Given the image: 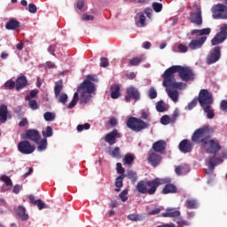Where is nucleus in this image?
I'll use <instances>...</instances> for the list:
<instances>
[{
  "label": "nucleus",
  "mask_w": 227,
  "mask_h": 227,
  "mask_svg": "<svg viewBox=\"0 0 227 227\" xmlns=\"http://www.w3.org/2000/svg\"><path fill=\"white\" fill-rule=\"evenodd\" d=\"M108 123L111 127H116V125H118V120L114 117H111Z\"/></svg>",
  "instance_id": "obj_60"
},
{
  "label": "nucleus",
  "mask_w": 227,
  "mask_h": 227,
  "mask_svg": "<svg viewBox=\"0 0 227 227\" xmlns=\"http://www.w3.org/2000/svg\"><path fill=\"white\" fill-rule=\"evenodd\" d=\"M15 213L20 217V219H21V221H27V219H29V215L26 214V207L22 206H19L15 209Z\"/></svg>",
  "instance_id": "obj_24"
},
{
  "label": "nucleus",
  "mask_w": 227,
  "mask_h": 227,
  "mask_svg": "<svg viewBox=\"0 0 227 227\" xmlns=\"http://www.w3.org/2000/svg\"><path fill=\"white\" fill-rule=\"evenodd\" d=\"M38 95V90H33L30 91L29 95L25 97V100H31V98H35Z\"/></svg>",
  "instance_id": "obj_52"
},
{
  "label": "nucleus",
  "mask_w": 227,
  "mask_h": 227,
  "mask_svg": "<svg viewBox=\"0 0 227 227\" xmlns=\"http://www.w3.org/2000/svg\"><path fill=\"white\" fill-rule=\"evenodd\" d=\"M90 123H84V124H79L76 129L78 132H82V130H90Z\"/></svg>",
  "instance_id": "obj_46"
},
{
  "label": "nucleus",
  "mask_w": 227,
  "mask_h": 227,
  "mask_svg": "<svg viewBox=\"0 0 227 227\" xmlns=\"http://www.w3.org/2000/svg\"><path fill=\"white\" fill-rule=\"evenodd\" d=\"M139 23L141 24L142 27H145V26H146V17H145V14L143 13L139 14Z\"/></svg>",
  "instance_id": "obj_54"
},
{
  "label": "nucleus",
  "mask_w": 227,
  "mask_h": 227,
  "mask_svg": "<svg viewBox=\"0 0 227 227\" xmlns=\"http://www.w3.org/2000/svg\"><path fill=\"white\" fill-rule=\"evenodd\" d=\"M120 137H121V133L118 132V129H114L106 135L105 141L106 143H108L110 146H113V145H116V139Z\"/></svg>",
  "instance_id": "obj_15"
},
{
  "label": "nucleus",
  "mask_w": 227,
  "mask_h": 227,
  "mask_svg": "<svg viewBox=\"0 0 227 227\" xmlns=\"http://www.w3.org/2000/svg\"><path fill=\"white\" fill-rule=\"evenodd\" d=\"M199 104L200 107H202L204 113H206L207 117L209 120H214L215 116V113L214 112V108H212V105L214 104V96L208 90L202 89L199 93Z\"/></svg>",
  "instance_id": "obj_3"
},
{
  "label": "nucleus",
  "mask_w": 227,
  "mask_h": 227,
  "mask_svg": "<svg viewBox=\"0 0 227 227\" xmlns=\"http://www.w3.org/2000/svg\"><path fill=\"white\" fill-rule=\"evenodd\" d=\"M212 128L208 126H203L202 128L198 129L193 135L192 136V141L193 143L200 144L201 146L210 139V131Z\"/></svg>",
  "instance_id": "obj_7"
},
{
  "label": "nucleus",
  "mask_w": 227,
  "mask_h": 227,
  "mask_svg": "<svg viewBox=\"0 0 227 227\" xmlns=\"http://www.w3.org/2000/svg\"><path fill=\"white\" fill-rule=\"evenodd\" d=\"M180 116V113L178 110H175L172 116L170 117V120H172V123H175L176 121V119Z\"/></svg>",
  "instance_id": "obj_58"
},
{
  "label": "nucleus",
  "mask_w": 227,
  "mask_h": 227,
  "mask_svg": "<svg viewBox=\"0 0 227 227\" xmlns=\"http://www.w3.org/2000/svg\"><path fill=\"white\" fill-rule=\"evenodd\" d=\"M164 88H166V92L168 93L169 98H171V100H173L175 103L178 102L180 94L176 90H182V88H175L171 86H164Z\"/></svg>",
  "instance_id": "obj_17"
},
{
  "label": "nucleus",
  "mask_w": 227,
  "mask_h": 227,
  "mask_svg": "<svg viewBox=\"0 0 227 227\" xmlns=\"http://www.w3.org/2000/svg\"><path fill=\"white\" fill-rule=\"evenodd\" d=\"M28 123L29 121H27V118H22L19 122V127H26V125H28Z\"/></svg>",
  "instance_id": "obj_62"
},
{
  "label": "nucleus",
  "mask_w": 227,
  "mask_h": 227,
  "mask_svg": "<svg viewBox=\"0 0 227 227\" xmlns=\"http://www.w3.org/2000/svg\"><path fill=\"white\" fill-rule=\"evenodd\" d=\"M42 134L44 139H47V137H52V135L54 134L52 127L47 126L46 129L42 131Z\"/></svg>",
  "instance_id": "obj_36"
},
{
  "label": "nucleus",
  "mask_w": 227,
  "mask_h": 227,
  "mask_svg": "<svg viewBox=\"0 0 227 227\" xmlns=\"http://www.w3.org/2000/svg\"><path fill=\"white\" fill-rule=\"evenodd\" d=\"M143 63V56L134 57L128 62L129 67H139Z\"/></svg>",
  "instance_id": "obj_29"
},
{
  "label": "nucleus",
  "mask_w": 227,
  "mask_h": 227,
  "mask_svg": "<svg viewBox=\"0 0 227 227\" xmlns=\"http://www.w3.org/2000/svg\"><path fill=\"white\" fill-rule=\"evenodd\" d=\"M99 67H101L102 68H106V67H109V59L107 58L102 57L100 59Z\"/></svg>",
  "instance_id": "obj_50"
},
{
  "label": "nucleus",
  "mask_w": 227,
  "mask_h": 227,
  "mask_svg": "<svg viewBox=\"0 0 227 227\" xmlns=\"http://www.w3.org/2000/svg\"><path fill=\"white\" fill-rule=\"evenodd\" d=\"M63 90V80H59L55 83L54 86V93L55 97H59V93H61V90Z\"/></svg>",
  "instance_id": "obj_35"
},
{
  "label": "nucleus",
  "mask_w": 227,
  "mask_h": 227,
  "mask_svg": "<svg viewBox=\"0 0 227 227\" xmlns=\"http://www.w3.org/2000/svg\"><path fill=\"white\" fill-rule=\"evenodd\" d=\"M149 98L152 100H153V98H157V90H155V89L151 88L149 90Z\"/></svg>",
  "instance_id": "obj_56"
},
{
  "label": "nucleus",
  "mask_w": 227,
  "mask_h": 227,
  "mask_svg": "<svg viewBox=\"0 0 227 227\" xmlns=\"http://www.w3.org/2000/svg\"><path fill=\"white\" fill-rule=\"evenodd\" d=\"M43 118L46 121H52L56 118V115L51 112H46Z\"/></svg>",
  "instance_id": "obj_45"
},
{
  "label": "nucleus",
  "mask_w": 227,
  "mask_h": 227,
  "mask_svg": "<svg viewBox=\"0 0 227 227\" xmlns=\"http://www.w3.org/2000/svg\"><path fill=\"white\" fill-rule=\"evenodd\" d=\"M227 35L219 32L211 40L212 45H219V43H223L224 40H226Z\"/></svg>",
  "instance_id": "obj_25"
},
{
  "label": "nucleus",
  "mask_w": 227,
  "mask_h": 227,
  "mask_svg": "<svg viewBox=\"0 0 227 227\" xmlns=\"http://www.w3.org/2000/svg\"><path fill=\"white\" fill-rule=\"evenodd\" d=\"M95 83L90 81H83L82 83L77 88V91L74 92L73 99L79 101L80 93V102L81 104H88L91 100V93H95Z\"/></svg>",
  "instance_id": "obj_4"
},
{
  "label": "nucleus",
  "mask_w": 227,
  "mask_h": 227,
  "mask_svg": "<svg viewBox=\"0 0 227 227\" xmlns=\"http://www.w3.org/2000/svg\"><path fill=\"white\" fill-rule=\"evenodd\" d=\"M166 141L159 140L153 144V147L150 150H153L155 153H160V155H162V153L166 152Z\"/></svg>",
  "instance_id": "obj_19"
},
{
  "label": "nucleus",
  "mask_w": 227,
  "mask_h": 227,
  "mask_svg": "<svg viewBox=\"0 0 227 227\" xmlns=\"http://www.w3.org/2000/svg\"><path fill=\"white\" fill-rule=\"evenodd\" d=\"M123 164L126 166H130L136 160V156L132 153H127L123 158Z\"/></svg>",
  "instance_id": "obj_32"
},
{
  "label": "nucleus",
  "mask_w": 227,
  "mask_h": 227,
  "mask_svg": "<svg viewBox=\"0 0 227 227\" xmlns=\"http://www.w3.org/2000/svg\"><path fill=\"white\" fill-rule=\"evenodd\" d=\"M221 59V47L217 46L212 51L207 58V65H214Z\"/></svg>",
  "instance_id": "obj_16"
},
{
  "label": "nucleus",
  "mask_w": 227,
  "mask_h": 227,
  "mask_svg": "<svg viewBox=\"0 0 227 227\" xmlns=\"http://www.w3.org/2000/svg\"><path fill=\"white\" fill-rule=\"evenodd\" d=\"M220 33L227 36V24L223 25V27L220 28Z\"/></svg>",
  "instance_id": "obj_64"
},
{
  "label": "nucleus",
  "mask_w": 227,
  "mask_h": 227,
  "mask_svg": "<svg viewBox=\"0 0 227 227\" xmlns=\"http://www.w3.org/2000/svg\"><path fill=\"white\" fill-rule=\"evenodd\" d=\"M21 137L22 139H29V141H33V143H38V141L42 139V135H40V132L36 129H28L21 135Z\"/></svg>",
  "instance_id": "obj_13"
},
{
  "label": "nucleus",
  "mask_w": 227,
  "mask_h": 227,
  "mask_svg": "<svg viewBox=\"0 0 227 227\" xmlns=\"http://www.w3.org/2000/svg\"><path fill=\"white\" fill-rule=\"evenodd\" d=\"M127 176L132 182V184H136V182H137V174H136V172L129 170L128 171Z\"/></svg>",
  "instance_id": "obj_40"
},
{
  "label": "nucleus",
  "mask_w": 227,
  "mask_h": 227,
  "mask_svg": "<svg viewBox=\"0 0 227 227\" xmlns=\"http://www.w3.org/2000/svg\"><path fill=\"white\" fill-rule=\"evenodd\" d=\"M58 51V46L56 44H52L48 48V52H51L52 56H56L54 52Z\"/></svg>",
  "instance_id": "obj_57"
},
{
  "label": "nucleus",
  "mask_w": 227,
  "mask_h": 227,
  "mask_svg": "<svg viewBox=\"0 0 227 227\" xmlns=\"http://www.w3.org/2000/svg\"><path fill=\"white\" fill-rule=\"evenodd\" d=\"M4 90H15L16 88V83L12 80H8L4 84Z\"/></svg>",
  "instance_id": "obj_41"
},
{
  "label": "nucleus",
  "mask_w": 227,
  "mask_h": 227,
  "mask_svg": "<svg viewBox=\"0 0 227 227\" xmlns=\"http://www.w3.org/2000/svg\"><path fill=\"white\" fill-rule=\"evenodd\" d=\"M19 27H20V22L15 19H11L5 23V29L9 31H15V29H19Z\"/></svg>",
  "instance_id": "obj_21"
},
{
  "label": "nucleus",
  "mask_w": 227,
  "mask_h": 227,
  "mask_svg": "<svg viewBox=\"0 0 227 227\" xmlns=\"http://www.w3.org/2000/svg\"><path fill=\"white\" fill-rule=\"evenodd\" d=\"M128 219L129 221H139V215H136V214H130L128 215Z\"/></svg>",
  "instance_id": "obj_61"
},
{
  "label": "nucleus",
  "mask_w": 227,
  "mask_h": 227,
  "mask_svg": "<svg viewBox=\"0 0 227 227\" xmlns=\"http://www.w3.org/2000/svg\"><path fill=\"white\" fill-rule=\"evenodd\" d=\"M160 123L162 125H169V123H173V121L171 120V117H169V115H163L160 118Z\"/></svg>",
  "instance_id": "obj_44"
},
{
  "label": "nucleus",
  "mask_w": 227,
  "mask_h": 227,
  "mask_svg": "<svg viewBox=\"0 0 227 227\" xmlns=\"http://www.w3.org/2000/svg\"><path fill=\"white\" fill-rule=\"evenodd\" d=\"M205 42H207V36L197 37L189 43L188 47L191 51H198V49H201L205 45Z\"/></svg>",
  "instance_id": "obj_14"
},
{
  "label": "nucleus",
  "mask_w": 227,
  "mask_h": 227,
  "mask_svg": "<svg viewBox=\"0 0 227 227\" xmlns=\"http://www.w3.org/2000/svg\"><path fill=\"white\" fill-rule=\"evenodd\" d=\"M20 189H22L20 184H15L12 192H14V194H19V192H20Z\"/></svg>",
  "instance_id": "obj_63"
},
{
  "label": "nucleus",
  "mask_w": 227,
  "mask_h": 227,
  "mask_svg": "<svg viewBox=\"0 0 227 227\" xmlns=\"http://www.w3.org/2000/svg\"><path fill=\"white\" fill-rule=\"evenodd\" d=\"M194 10L190 12V22L194 24L195 26H202L203 25V14L201 11V5L194 4Z\"/></svg>",
  "instance_id": "obj_8"
},
{
  "label": "nucleus",
  "mask_w": 227,
  "mask_h": 227,
  "mask_svg": "<svg viewBox=\"0 0 227 227\" xmlns=\"http://www.w3.org/2000/svg\"><path fill=\"white\" fill-rule=\"evenodd\" d=\"M35 143V145H37L38 152H43V151L47 150V145H48L47 138H43Z\"/></svg>",
  "instance_id": "obj_31"
},
{
  "label": "nucleus",
  "mask_w": 227,
  "mask_h": 227,
  "mask_svg": "<svg viewBox=\"0 0 227 227\" xmlns=\"http://www.w3.org/2000/svg\"><path fill=\"white\" fill-rule=\"evenodd\" d=\"M139 98H141V93H139V90L136 89V87L130 86L126 90V102H130L131 99L137 102Z\"/></svg>",
  "instance_id": "obj_12"
},
{
  "label": "nucleus",
  "mask_w": 227,
  "mask_h": 227,
  "mask_svg": "<svg viewBox=\"0 0 227 227\" xmlns=\"http://www.w3.org/2000/svg\"><path fill=\"white\" fill-rule=\"evenodd\" d=\"M0 180L2 182H4L6 187H13V183L12 182V179L10 178V176L6 175H3L1 176Z\"/></svg>",
  "instance_id": "obj_38"
},
{
  "label": "nucleus",
  "mask_w": 227,
  "mask_h": 227,
  "mask_svg": "<svg viewBox=\"0 0 227 227\" xmlns=\"http://www.w3.org/2000/svg\"><path fill=\"white\" fill-rule=\"evenodd\" d=\"M148 116L150 114L145 112V110L141 111V118L137 117H129L127 120L126 125L128 129H130L133 132H141L145 130V129H149L150 123L145 122L143 120H148Z\"/></svg>",
  "instance_id": "obj_5"
},
{
  "label": "nucleus",
  "mask_w": 227,
  "mask_h": 227,
  "mask_svg": "<svg viewBox=\"0 0 227 227\" xmlns=\"http://www.w3.org/2000/svg\"><path fill=\"white\" fill-rule=\"evenodd\" d=\"M185 205H186V207L190 209H194V208H197L198 207V203L196 202L195 200H192V199H187Z\"/></svg>",
  "instance_id": "obj_39"
},
{
  "label": "nucleus",
  "mask_w": 227,
  "mask_h": 227,
  "mask_svg": "<svg viewBox=\"0 0 227 227\" xmlns=\"http://www.w3.org/2000/svg\"><path fill=\"white\" fill-rule=\"evenodd\" d=\"M156 109L158 113H164V111H166V107H164V101H159L156 104Z\"/></svg>",
  "instance_id": "obj_51"
},
{
  "label": "nucleus",
  "mask_w": 227,
  "mask_h": 227,
  "mask_svg": "<svg viewBox=\"0 0 227 227\" xmlns=\"http://www.w3.org/2000/svg\"><path fill=\"white\" fill-rule=\"evenodd\" d=\"M59 102H60V104H63V106L67 105V102H68V95H67L66 93H62V94H59V97L57 98Z\"/></svg>",
  "instance_id": "obj_42"
},
{
  "label": "nucleus",
  "mask_w": 227,
  "mask_h": 227,
  "mask_svg": "<svg viewBox=\"0 0 227 227\" xmlns=\"http://www.w3.org/2000/svg\"><path fill=\"white\" fill-rule=\"evenodd\" d=\"M202 148H204L207 153H212L214 155L206 160V163L209 168L210 173H214L215 166L223 162L221 158L215 157L217 153L221 151V144H219V140L209 138L206 143H204Z\"/></svg>",
  "instance_id": "obj_2"
},
{
  "label": "nucleus",
  "mask_w": 227,
  "mask_h": 227,
  "mask_svg": "<svg viewBox=\"0 0 227 227\" xmlns=\"http://www.w3.org/2000/svg\"><path fill=\"white\" fill-rule=\"evenodd\" d=\"M180 212L175 208H167L165 213H162V217H179Z\"/></svg>",
  "instance_id": "obj_27"
},
{
  "label": "nucleus",
  "mask_w": 227,
  "mask_h": 227,
  "mask_svg": "<svg viewBox=\"0 0 227 227\" xmlns=\"http://www.w3.org/2000/svg\"><path fill=\"white\" fill-rule=\"evenodd\" d=\"M153 9L156 13H160V12H162V4L157 2L153 3Z\"/></svg>",
  "instance_id": "obj_49"
},
{
  "label": "nucleus",
  "mask_w": 227,
  "mask_h": 227,
  "mask_svg": "<svg viewBox=\"0 0 227 227\" xmlns=\"http://www.w3.org/2000/svg\"><path fill=\"white\" fill-rule=\"evenodd\" d=\"M28 200L32 205H35L37 207L38 210H43V208H47V205L44 204V202L40 199L35 200L34 195H29Z\"/></svg>",
  "instance_id": "obj_23"
},
{
  "label": "nucleus",
  "mask_w": 227,
  "mask_h": 227,
  "mask_svg": "<svg viewBox=\"0 0 227 227\" xmlns=\"http://www.w3.org/2000/svg\"><path fill=\"white\" fill-rule=\"evenodd\" d=\"M8 121V106L4 104L0 106V123Z\"/></svg>",
  "instance_id": "obj_22"
},
{
  "label": "nucleus",
  "mask_w": 227,
  "mask_h": 227,
  "mask_svg": "<svg viewBox=\"0 0 227 227\" xmlns=\"http://www.w3.org/2000/svg\"><path fill=\"white\" fill-rule=\"evenodd\" d=\"M198 102H200V97L193 98L192 102L188 105L189 111L194 109V107L198 106Z\"/></svg>",
  "instance_id": "obj_47"
},
{
  "label": "nucleus",
  "mask_w": 227,
  "mask_h": 227,
  "mask_svg": "<svg viewBox=\"0 0 227 227\" xmlns=\"http://www.w3.org/2000/svg\"><path fill=\"white\" fill-rule=\"evenodd\" d=\"M177 49L179 52H187L189 51V48L186 45L182 43L177 46Z\"/></svg>",
  "instance_id": "obj_59"
},
{
  "label": "nucleus",
  "mask_w": 227,
  "mask_h": 227,
  "mask_svg": "<svg viewBox=\"0 0 227 227\" xmlns=\"http://www.w3.org/2000/svg\"><path fill=\"white\" fill-rule=\"evenodd\" d=\"M176 173L178 175V176H181V175H185L191 171L189 168V165H180L176 168Z\"/></svg>",
  "instance_id": "obj_28"
},
{
  "label": "nucleus",
  "mask_w": 227,
  "mask_h": 227,
  "mask_svg": "<svg viewBox=\"0 0 227 227\" xmlns=\"http://www.w3.org/2000/svg\"><path fill=\"white\" fill-rule=\"evenodd\" d=\"M27 10H28L29 13H36V12H37L36 4H29Z\"/></svg>",
  "instance_id": "obj_55"
},
{
  "label": "nucleus",
  "mask_w": 227,
  "mask_h": 227,
  "mask_svg": "<svg viewBox=\"0 0 227 227\" xmlns=\"http://www.w3.org/2000/svg\"><path fill=\"white\" fill-rule=\"evenodd\" d=\"M120 86L119 85H113L111 87V98L114 99L120 98Z\"/></svg>",
  "instance_id": "obj_33"
},
{
  "label": "nucleus",
  "mask_w": 227,
  "mask_h": 227,
  "mask_svg": "<svg viewBox=\"0 0 227 227\" xmlns=\"http://www.w3.org/2000/svg\"><path fill=\"white\" fill-rule=\"evenodd\" d=\"M177 189L175 184H166L162 190L163 194H169L176 192Z\"/></svg>",
  "instance_id": "obj_34"
},
{
  "label": "nucleus",
  "mask_w": 227,
  "mask_h": 227,
  "mask_svg": "<svg viewBox=\"0 0 227 227\" xmlns=\"http://www.w3.org/2000/svg\"><path fill=\"white\" fill-rule=\"evenodd\" d=\"M110 155L114 159H121V151L120 150V147L114 148V150L110 152Z\"/></svg>",
  "instance_id": "obj_37"
},
{
  "label": "nucleus",
  "mask_w": 227,
  "mask_h": 227,
  "mask_svg": "<svg viewBox=\"0 0 227 227\" xmlns=\"http://www.w3.org/2000/svg\"><path fill=\"white\" fill-rule=\"evenodd\" d=\"M127 194H129V190H127V189L123 190L119 194V198L121 200V201H123V203H125V201H127V200H129V197H127Z\"/></svg>",
  "instance_id": "obj_48"
},
{
  "label": "nucleus",
  "mask_w": 227,
  "mask_h": 227,
  "mask_svg": "<svg viewBox=\"0 0 227 227\" xmlns=\"http://www.w3.org/2000/svg\"><path fill=\"white\" fill-rule=\"evenodd\" d=\"M16 90L20 91V90H24L26 86H27V78L25 75H21L16 79Z\"/></svg>",
  "instance_id": "obj_20"
},
{
  "label": "nucleus",
  "mask_w": 227,
  "mask_h": 227,
  "mask_svg": "<svg viewBox=\"0 0 227 227\" xmlns=\"http://www.w3.org/2000/svg\"><path fill=\"white\" fill-rule=\"evenodd\" d=\"M147 162L153 168H157V166H160L162 162V156L159 154V153H155L153 150H150L148 153Z\"/></svg>",
  "instance_id": "obj_11"
},
{
  "label": "nucleus",
  "mask_w": 227,
  "mask_h": 227,
  "mask_svg": "<svg viewBox=\"0 0 227 227\" xmlns=\"http://www.w3.org/2000/svg\"><path fill=\"white\" fill-rule=\"evenodd\" d=\"M198 33L200 36H208V35L212 33V28L207 27L202 29H193L192 30L191 35H198Z\"/></svg>",
  "instance_id": "obj_26"
},
{
  "label": "nucleus",
  "mask_w": 227,
  "mask_h": 227,
  "mask_svg": "<svg viewBox=\"0 0 227 227\" xmlns=\"http://www.w3.org/2000/svg\"><path fill=\"white\" fill-rule=\"evenodd\" d=\"M116 170L118 175H125V168L121 162L116 163Z\"/></svg>",
  "instance_id": "obj_53"
},
{
  "label": "nucleus",
  "mask_w": 227,
  "mask_h": 227,
  "mask_svg": "<svg viewBox=\"0 0 227 227\" xmlns=\"http://www.w3.org/2000/svg\"><path fill=\"white\" fill-rule=\"evenodd\" d=\"M178 73V75L184 82L189 81H194L196 79V73L192 68L183 66H172L168 67L162 74V86H171L172 88H184L185 84L182 82L175 81V74Z\"/></svg>",
  "instance_id": "obj_1"
},
{
  "label": "nucleus",
  "mask_w": 227,
  "mask_h": 227,
  "mask_svg": "<svg viewBox=\"0 0 227 227\" xmlns=\"http://www.w3.org/2000/svg\"><path fill=\"white\" fill-rule=\"evenodd\" d=\"M25 100L28 102V106L30 109H32L33 111H36V109H38V102H36V100L35 99H25Z\"/></svg>",
  "instance_id": "obj_43"
},
{
  "label": "nucleus",
  "mask_w": 227,
  "mask_h": 227,
  "mask_svg": "<svg viewBox=\"0 0 227 227\" xmlns=\"http://www.w3.org/2000/svg\"><path fill=\"white\" fill-rule=\"evenodd\" d=\"M159 185H162V179L156 177L150 181H140L137 184V191L140 194H149L150 196L157 192Z\"/></svg>",
  "instance_id": "obj_6"
},
{
  "label": "nucleus",
  "mask_w": 227,
  "mask_h": 227,
  "mask_svg": "<svg viewBox=\"0 0 227 227\" xmlns=\"http://www.w3.org/2000/svg\"><path fill=\"white\" fill-rule=\"evenodd\" d=\"M125 175H120L117 176V178L115 179V187H117L115 189L116 192H120V191H121V187H123V178H125Z\"/></svg>",
  "instance_id": "obj_30"
},
{
  "label": "nucleus",
  "mask_w": 227,
  "mask_h": 227,
  "mask_svg": "<svg viewBox=\"0 0 227 227\" xmlns=\"http://www.w3.org/2000/svg\"><path fill=\"white\" fill-rule=\"evenodd\" d=\"M213 19H227V6L218 4L212 8Z\"/></svg>",
  "instance_id": "obj_10"
},
{
  "label": "nucleus",
  "mask_w": 227,
  "mask_h": 227,
  "mask_svg": "<svg viewBox=\"0 0 227 227\" xmlns=\"http://www.w3.org/2000/svg\"><path fill=\"white\" fill-rule=\"evenodd\" d=\"M192 148H194V145L187 139H184L179 143V150L182 153H191V152H192Z\"/></svg>",
  "instance_id": "obj_18"
},
{
  "label": "nucleus",
  "mask_w": 227,
  "mask_h": 227,
  "mask_svg": "<svg viewBox=\"0 0 227 227\" xmlns=\"http://www.w3.org/2000/svg\"><path fill=\"white\" fill-rule=\"evenodd\" d=\"M18 150L23 155H31L36 150V147L31 145L29 141L22 140L18 144Z\"/></svg>",
  "instance_id": "obj_9"
}]
</instances>
